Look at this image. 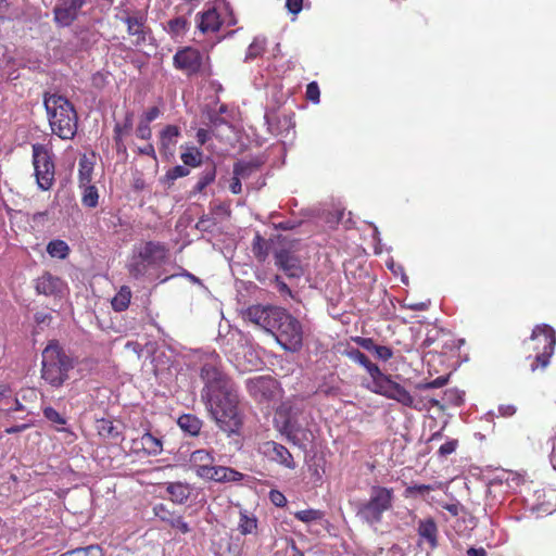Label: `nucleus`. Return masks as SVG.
I'll return each mask as SVG.
<instances>
[{
    "label": "nucleus",
    "mask_w": 556,
    "mask_h": 556,
    "mask_svg": "<svg viewBox=\"0 0 556 556\" xmlns=\"http://www.w3.org/2000/svg\"><path fill=\"white\" fill-rule=\"evenodd\" d=\"M204 387L202 400L217 427L227 434H237L243 426L244 415L240 407L238 388L224 372L215 350L207 354L201 368Z\"/></svg>",
    "instance_id": "f257e3e1"
},
{
    "label": "nucleus",
    "mask_w": 556,
    "mask_h": 556,
    "mask_svg": "<svg viewBox=\"0 0 556 556\" xmlns=\"http://www.w3.org/2000/svg\"><path fill=\"white\" fill-rule=\"evenodd\" d=\"M345 354L362 365L370 376V381L366 384L371 392L394 400L403 406L417 410H429L432 407L444 409L448 405L459 406L464 402V392L458 389L445 390L438 399L433 395H413L403 386L391 379L372 363L361 350H344Z\"/></svg>",
    "instance_id": "f03ea898"
},
{
    "label": "nucleus",
    "mask_w": 556,
    "mask_h": 556,
    "mask_svg": "<svg viewBox=\"0 0 556 556\" xmlns=\"http://www.w3.org/2000/svg\"><path fill=\"white\" fill-rule=\"evenodd\" d=\"M243 316L275 336L281 348H301L303 344L305 330L301 321L283 307L255 304L249 306Z\"/></svg>",
    "instance_id": "7ed1b4c3"
},
{
    "label": "nucleus",
    "mask_w": 556,
    "mask_h": 556,
    "mask_svg": "<svg viewBox=\"0 0 556 556\" xmlns=\"http://www.w3.org/2000/svg\"><path fill=\"white\" fill-rule=\"evenodd\" d=\"M49 125L54 135L63 140L75 137L78 127V115L72 102L63 96L45 97Z\"/></svg>",
    "instance_id": "20e7f679"
},
{
    "label": "nucleus",
    "mask_w": 556,
    "mask_h": 556,
    "mask_svg": "<svg viewBox=\"0 0 556 556\" xmlns=\"http://www.w3.org/2000/svg\"><path fill=\"white\" fill-rule=\"evenodd\" d=\"M394 498L392 488L372 485L369 497L354 504L355 515L363 523L376 528L382 521L383 514L392 509Z\"/></svg>",
    "instance_id": "39448f33"
},
{
    "label": "nucleus",
    "mask_w": 556,
    "mask_h": 556,
    "mask_svg": "<svg viewBox=\"0 0 556 556\" xmlns=\"http://www.w3.org/2000/svg\"><path fill=\"white\" fill-rule=\"evenodd\" d=\"M173 66L189 78H207L213 74L208 53L191 46L179 48L176 51L173 56Z\"/></svg>",
    "instance_id": "423d86ee"
},
{
    "label": "nucleus",
    "mask_w": 556,
    "mask_h": 556,
    "mask_svg": "<svg viewBox=\"0 0 556 556\" xmlns=\"http://www.w3.org/2000/svg\"><path fill=\"white\" fill-rule=\"evenodd\" d=\"M72 368L73 358L65 350H42V378L51 386H61Z\"/></svg>",
    "instance_id": "0eeeda50"
},
{
    "label": "nucleus",
    "mask_w": 556,
    "mask_h": 556,
    "mask_svg": "<svg viewBox=\"0 0 556 556\" xmlns=\"http://www.w3.org/2000/svg\"><path fill=\"white\" fill-rule=\"evenodd\" d=\"M31 150V163L37 187L42 191H48L53 187L55 181L53 154L42 143H34Z\"/></svg>",
    "instance_id": "6e6552de"
},
{
    "label": "nucleus",
    "mask_w": 556,
    "mask_h": 556,
    "mask_svg": "<svg viewBox=\"0 0 556 556\" xmlns=\"http://www.w3.org/2000/svg\"><path fill=\"white\" fill-rule=\"evenodd\" d=\"M249 394L258 403H275L281 397V388L270 376H258L247 380Z\"/></svg>",
    "instance_id": "1a4fd4ad"
},
{
    "label": "nucleus",
    "mask_w": 556,
    "mask_h": 556,
    "mask_svg": "<svg viewBox=\"0 0 556 556\" xmlns=\"http://www.w3.org/2000/svg\"><path fill=\"white\" fill-rule=\"evenodd\" d=\"M126 15L122 21L126 24L127 34L132 38L131 42L136 47L146 45L151 28L147 24V15L141 11L132 13L125 12Z\"/></svg>",
    "instance_id": "9d476101"
},
{
    "label": "nucleus",
    "mask_w": 556,
    "mask_h": 556,
    "mask_svg": "<svg viewBox=\"0 0 556 556\" xmlns=\"http://www.w3.org/2000/svg\"><path fill=\"white\" fill-rule=\"evenodd\" d=\"M138 258H141L150 267H160L166 263L169 254L167 245L160 241H144L135 248Z\"/></svg>",
    "instance_id": "9b49d317"
},
{
    "label": "nucleus",
    "mask_w": 556,
    "mask_h": 556,
    "mask_svg": "<svg viewBox=\"0 0 556 556\" xmlns=\"http://www.w3.org/2000/svg\"><path fill=\"white\" fill-rule=\"evenodd\" d=\"M277 430L286 435L287 440L295 445L301 442L300 434L303 433V427L295 416L287 413L283 408L277 410V416L274 419Z\"/></svg>",
    "instance_id": "f8f14e48"
},
{
    "label": "nucleus",
    "mask_w": 556,
    "mask_h": 556,
    "mask_svg": "<svg viewBox=\"0 0 556 556\" xmlns=\"http://www.w3.org/2000/svg\"><path fill=\"white\" fill-rule=\"evenodd\" d=\"M275 265L289 278H300L304 274L300 257L289 248H281L274 254Z\"/></svg>",
    "instance_id": "ddd939ff"
},
{
    "label": "nucleus",
    "mask_w": 556,
    "mask_h": 556,
    "mask_svg": "<svg viewBox=\"0 0 556 556\" xmlns=\"http://www.w3.org/2000/svg\"><path fill=\"white\" fill-rule=\"evenodd\" d=\"M85 3V0H59L53 9L55 23L61 26L72 25Z\"/></svg>",
    "instance_id": "4468645a"
},
{
    "label": "nucleus",
    "mask_w": 556,
    "mask_h": 556,
    "mask_svg": "<svg viewBox=\"0 0 556 556\" xmlns=\"http://www.w3.org/2000/svg\"><path fill=\"white\" fill-rule=\"evenodd\" d=\"M260 451L269 460L282 465L286 468L294 469L296 466L295 462L293 460V456L289 452V450L282 444H279L275 441L264 442L260 446Z\"/></svg>",
    "instance_id": "2eb2a0df"
},
{
    "label": "nucleus",
    "mask_w": 556,
    "mask_h": 556,
    "mask_svg": "<svg viewBox=\"0 0 556 556\" xmlns=\"http://www.w3.org/2000/svg\"><path fill=\"white\" fill-rule=\"evenodd\" d=\"M230 362L240 371H253L261 369L264 365L260 350H239L233 356H228Z\"/></svg>",
    "instance_id": "dca6fc26"
},
{
    "label": "nucleus",
    "mask_w": 556,
    "mask_h": 556,
    "mask_svg": "<svg viewBox=\"0 0 556 556\" xmlns=\"http://www.w3.org/2000/svg\"><path fill=\"white\" fill-rule=\"evenodd\" d=\"M180 128L176 125H166L160 131L159 150L165 160H169L175 155V148L180 137Z\"/></svg>",
    "instance_id": "f3484780"
},
{
    "label": "nucleus",
    "mask_w": 556,
    "mask_h": 556,
    "mask_svg": "<svg viewBox=\"0 0 556 556\" xmlns=\"http://www.w3.org/2000/svg\"><path fill=\"white\" fill-rule=\"evenodd\" d=\"M214 460L215 458L211 452L197 450L190 455V468L199 478L204 479L210 473V470H212V467L215 466Z\"/></svg>",
    "instance_id": "a211bd4d"
},
{
    "label": "nucleus",
    "mask_w": 556,
    "mask_h": 556,
    "mask_svg": "<svg viewBox=\"0 0 556 556\" xmlns=\"http://www.w3.org/2000/svg\"><path fill=\"white\" fill-rule=\"evenodd\" d=\"M223 21L217 10L212 7L197 15V27L202 34H213L220 29Z\"/></svg>",
    "instance_id": "6ab92c4d"
},
{
    "label": "nucleus",
    "mask_w": 556,
    "mask_h": 556,
    "mask_svg": "<svg viewBox=\"0 0 556 556\" xmlns=\"http://www.w3.org/2000/svg\"><path fill=\"white\" fill-rule=\"evenodd\" d=\"M244 475L238 470L226 466H214L204 480L214 481L217 483H239L243 480Z\"/></svg>",
    "instance_id": "aec40b11"
},
{
    "label": "nucleus",
    "mask_w": 556,
    "mask_h": 556,
    "mask_svg": "<svg viewBox=\"0 0 556 556\" xmlns=\"http://www.w3.org/2000/svg\"><path fill=\"white\" fill-rule=\"evenodd\" d=\"M153 513L155 517L162 521L168 523L172 528L178 529L181 533L186 534L190 532L189 525L182 519L181 516H174L166 505L160 503L154 505Z\"/></svg>",
    "instance_id": "412c9836"
},
{
    "label": "nucleus",
    "mask_w": 556,
    "mask_h": 556,
    "mask_svg": "<svg viewBox=\"0 0 556 556\" xmlns=\"http://www.w3.org/2000/svg\"><path fill=\"white\" fill-rule=\"evenodd\" d=\"M35 287L39 294L56 295L62 292L64 283L59 277L45 273L37 278Z\"/></svg>",
    "instance_id": "4be33fe9"
},
{
    "label": "nucleus",
    "mask_w": 556,
    "mask_h": 556,
    "mask_svg": "<svg viewBox=\"0 0 556 556\" xmlns=\"http://www.w3.org/2000/svg\"><path fill=\"white\" fill-rule=\"evenodd\" d=\"M417 533L420 540L429 544L431 549H434L438 546L439 530L433 518L428 517L425 519H419L417 525Z\"/></svg>",
    "instance_id": "5701e85b"
},
{
    "label": "nucleus",
    "mask_w": 556,
    "mask_h": 556,
    "mask_svg": "<svg viewBox=\"0 0 556 556\" xmlns=\"http://www.w3.org/2000/svg\"><path fill=\"white\" fill-rule=\"evenodd\" d=\"M134 444L138 447L140 446L148 456H157L163 451V442L161 438H157L150 432H146L140 438L134 440Z\"/></svg>",
    "instance_id": "b1692460"
},
{
    "label": "nucleus",
    "mask_w": 556,
    "mask_h": 556,
    "mask_svg": "<svg viewBox=\"0 0 556 556\" xmlns=\"http://www.w3.org/2000/svg\"><path fill=\"white\" fill-rule=\"evenodd\" d=\"M216 174V165L214 163L206 164L199 174L198 181L190 191V195L204 193L205 189L215 181Z\"/></svg>",
    "instance_id": "393cba45"
},
{
    "label": "nucleus",
    "mask_w": 556,
    "mask_h": 556,
    "mask_svg": "<svg viewBox=\"0 0 556 556\" xmlns=\"http://www.w3.org/2000/svg\"><path fill=\"white\" fill-rule=\"evenodd\" d=\"M166 491L175 504H184L190 496V485L184 482H168Z\"/></svg>",
    "instance_id": "a878e982"
},
{
    "label": "nucleus",
    "mask_w": 556,
    "mask_h": 556,
    "mask_svg": "<svg viewBox=\"0 0 556 556\" xmlns=\"http://www.w3.org/2000/svg\"><path fill=\"white\" fill-rule=\"evenodd\" d=\"M433 344L441 348H451L450 333L437 327L429 329L422 342V348H430Z\"/></svg>",
    "instance_id": "bb28decb"
},
{
    "label": "nucleus",
    "mask_w": 556,
    "mask_h": 556,
    "mask_svg": "<svg viewBox=\"0 0 556 556\" xmlns=\"http://www.w3.org/2000/svg\"><path fill=\"white\" fill-rule=\"evenodd\" d=\"M177 424L184 432L190 435H198L202 428V421L197 416L191 414H185L180 416L177 420Z\"/></svg>",
    "instance_id": "cd10ccee"
},
{
    "label": "nucleus",
    "mask_w": 556,
    "mask_h": 556,
    "mask_svg": "<svg viewBox=\"0 0 556 556\" xmlns=\"http://www.w3.org/2000/svg\"><path fill=\"white\" fill-rule=\"evenodd\" d=\"M97 429L101 437L106 439L122 438L121 425H115L112 420L102 418L97 422Z\"/></svg>",
    "instance_id": "c85d7f7f"
},
{
    "label": "nucleus",
    "mask_w": 556,
    "mask_h": 556,
    "mask_svg": "<svg viewBox=\"0 0 556 556\" xmlns=\"http://www.w3.org/2000/svg\"><path fill=\"white\" fill-rule=\"evenodd\" d=\"M189 29V21L185 16H177L167 22L165 30L172 38L182 37Z\"/></svg>",
    "instance_id": "c756f323"
},
{
    "label": "nucleus",
    "mask_w": 556,
    "mask_h": 556,
    "mask_svg": "<svg viewBox=\"0 0 556 556\" xmlns=\"http://www.w3.org/2000/svg\"><path fill=\"white\" fill-rule=\"evenodd\" d=\"M252 253L260 263L265 262L269 254L268 242L258 232L252 242Z\"/></svg>",
    "instance_id": "7c9ffc66"
},
{
    "label": "nucleus",
    "mask_w": 556,
    "mask_h": 556,
    "mask_svg": "<svg viewBox=\"0 0 556 556\" xmlns=\"http://www.w3.org/2000/svg\"><path fill=\"white\" fill-rule=\"evenodd\" d=\"M131 299V290L127 286H123L116 295L112 299V307L116 312L125 311L130 303Z\"/></svg>",
    "instance_id": "2f4dec72"
},
{
    "label": "nucleus",
    "mask_w": 556,
    "mask_h": 556,
    "mask_svg": "<svg viewBox=\"0 0 556 556\" xmlns=\"http://www.w3.org/2000/svg\"><path fill=\"white\" fill-rule=\"evenodd\" d=\"M47 252L51 257L64 260L68 256L71 250L64 240L55 239L48 243Z\"/></svg>",
    "instance_id": "473e14b6"
},
{
    "label": "nucleus",
    "mask_w": 556,
    "mask_h": 556,
    "mask_svg": "<svg viewBox=\"0 0 556 556\" xmlns=\"http://www.w3.org/2000/svg\"><path fill=\"white\" fill-rule=\"evenodd\" d=\"M238 529L243 535L253 534L257 529V519L247 510H242L240 511Z\"/></svg>",
    "instance_id": "72a5a7b5"
},
{
    "label": "nucleus",
    "mask_w": 556,
    "mask_h": 556,
    "mask_svg": "<svg viewBox=\"0 0 556 556\" xmlns=\"http://www.w3.org/2000/svg\"><path fill=\"white\" fill-rule=\"evenodd\" d=\"M203 153L199 148L188 147L185 152L181 153L180 159L186 166L198 167L202 163Z\"/></svg>",
    "instance_id": "f704fd0d"
},
{
    "label": "nucleus",
    "mask_w": 556,
    "mask_h": 556,
    "mask_svg": "<svg viewBox=\"0 0 556 556\" xmlns=\"http://www.w3.org/2000/svg\"><path fill=\"white\" fill-rule=\"evenodd\" d=\"M78 166L79 186L90 185L92 180L93 165L84 157L79 160Z\"/></svg>",
    "instance_id": "c9c22d12"
},
{
    "label": "nucleus",
    "mask_w": 556,
    "mask_h": 556,
    "mask_svg": "<svg viewBox=\"0 0 556 556\" xmlns=\"http://www.w3.org/2000/svg\"><path fill=\"white\" fill-rule=\"evenodd\" d=\"M552 352L553 350H551V352L544 351L543 353L538 354L534 357L528 356L527 361L529 362V367L531 371H535L536 369H545L551 362V357L553 354Z\"/></svg>",
    "instance_id": "e433bc0d"
},
{
    "label": "nucleus",
    "mask_w": 556,
    "mask_h": 556,
    "mask_svg": "<svg viewBox=\"0 0 556 556\" xmlns=\"http://www.w3.org/2000/svg\"><path fill=\"white\" fill-rule=\"evenodd\" d=\"M148 267L150 266L141 258H138V254L135 252V255L128 265V273L131 277L138 279L147 274Z\"/></svg>",
    "instance_id": "4c0bfd02"
},
{
    "label": "nucleus",
    "mask_w": 556,
    "mask_h": 556,
    "mask_svg": "<svg viewBox=\"0 0 556 556\" xmlns=\"http://www.w3.org/2000/svg\"><path fill=\"white\" fill-rule=\"evenodd\" d=\"M257 168L258 164L254 162L239 161L233 165V175L240 177L241 179H247L252 175V173L257 170Z\"/></svg>",
    "instance_id": "58836bf2"
},
{
    "label": "nucleus",
    "mask_w": 556,
    "mask_h": 556,
    "mask_svg": "<svg viewBox=\"0 0 556 556\" xmlns=\"http://www.w3.org/2000/svg\"><path fill=\"white\" fill-rule=\"evenodd\" d=\"M294 517L305 523H311L323 519L324 513L318 509H304L294 513Z\"/></svg>",
    "instance_id": "ea45409f"
},
{
    "label": "nucleus",
    "mask_w": 556,
    "mask_h": 556,
    "mask_svg": "<svg viewBox=\"0 0 556 556\" xmlns=\"http://www.w3.org/2000/svg\"><path fill=\"white\" fill-rule=\"evenodd\" d=\"M85 188L81 202L87 207H96L98 205V190L94 186L87 185L83 186Z\"/></svg>",
    "instance_id": "a19ab883"
},
{
    "label": "nucleus",
    "mask_w": 556,
    "mask_h": 556,
    "mask_svg": "<svg viewBox=\"0 0 556 556\" xmlns=\"http://www.w3.org/2000/svg\"><path fill=\"white\" fill-rule=\"evenodd\" d=\"M60 556H101V549L97 545H89L68 551Z\"/></svg>",
    "instance_id": "79ce46f5"
},
{
    "label": "nucleus",
    "mask_w": 556,
    "mask_h": 556,
    "mask_svg": "<svg viewBox=\"0 0 556 556\" xmlns=\"http://www.w3.org/2000/svg\"><path fill=\"white\" fill-rule=\"evenodd\" d=\"M134 125V113L127 112L122 124L117 123L114 126V134L127 136L132 129Z\"/></svg>",
    "instance_id": "37998d69"
},
{
    "label": "nucleus",
    "mask_w": 556,
    "mask_h": 556,
    "mask_svg": "<svg viewBox=\"0 0 556 556\" xmlns=\"http://www.w3.org/2000/svg\"><path fill=\"white\" fill-rule=\"evenodd\" d=\"M190 174L189 168L186 165H176L168 169L165 174V179L173 182L174 180L186 177Z\"/></svg>",
    "instance_id": "c03bdc74"
},
{
    "label": "nucleus",
    "mask_w": 556,
    "mask_h": 556,
    "mask_svg": "<svg viewBox=\"0 0 556 556\" xmlns=\"http://www.w3.org/2000/svg\"><path fill=\"white\" fill-rule=\"evenodd\" d=\"M447 383V377H438L437 379L430 382H420L416 384V389L419 391H427L430 389H439L444 387Z\"/></svg>",
    "instance_id": "a18cd8bd"
},
{
    "label": "nucleus",
    "mask_w": 556,
    "mask_h": 556,
    "mask_svg": "<svg viewBox=\"0 0 556 556\" xmlns=\"http://www.w3.org/2000/svg\"><path fill=\"white\" fill-rule=\"evenodd\" d=\"M305 97L313 103H318L320 101V90L316 81H312L306 86Z\"/></svg>",
    "instance_id": "49530a36"
},
{
    "label": "nucleus",
    "mask_w": 556,
    "mask_h": 556,
    "mask_svg": "<svg viewBox=\"0 0 556 556\" xmlns=\"http://www.w3.org/2000/svg\"><path fill=\"white\" fill-rule=\"evenodd\" d=\"M43 416L51 422L56 425H65L66 419L56 412L53 407H45L43 408Z\"/></svg>",
    "instance_id": "de8ad7c7"
},
{
    "label": "nucleus",
    "mask_w": 556,
    "mask_h": 556,
    "mask_svg": "<svg viewBox=\"0 0 556 556\" xmlns=\"http://www.w3.org/2000/svg\"><path fill=\"white\" fill-rule=\"evenodd\" d=\"M136 136L139 139H142V140L151 139V137H152V129L150 127V124L140 119V122H139L137 128H136Z\"/></svg>",
    "instance_id": "09e8293b"
},
{
    "label": "nucleus",
    "mask_w": 556,
    "mask_h": 556,
    "mask_svg": "<svg viewBox=\"0 0 556 556\" xmlns=\"http://www.w3.org/2000/svg\"><path fill=\"white\" fill-rule=\"evenodd\" d=\"M274 283H275L278 292L280 293V295L294 298L292 290L289 288V286L283 281V279L280 276H278V275L275 276Z\"/></svg>",
    "instance_id": "8fccbe9b"
},
{
    "label": "nucleus",
    "mask_w": 556,
    "mask_h": 556,
    "mask_svg": "<svg viewBox=\"0 0 556 556\" xmlns=\"http://www.w3.org/2000/svg\"><path fill=\"white\" fill-rule=\"evenodd\" d=\"M457 445V440H450L440 446L438 453L441 457H447L456 451Z\"/></svg>",
    "instance_id": "3c124183"
},
{
    "label": "nucleus",
    "mask_w": 556,
    "mask_h": 556,
    "mask_svg": "<svg viewBox=\"0 0 556 556\" xmlns=\"http://www.w3.org/2000/svg\"><path fill=\"white\" fill-rule=\"evenodd\" d=\"M269 500L276 507H285L287 505L286 496L278 490L269 492Z\"/></svg>",
    "instance_id": "603ef678"
},
{
    "label": "nucleus",
    "mask_w": 556,
    "mask_h": 556,
    "mask_svg": "<svg viewBox=\"0 0 556 556\" xmlns=\"http://www.w3.org/2000/svg\"><path fill=\"white\" fill-rule=\"evenodd\" d=\"M440 484H437V485H431V484H415L413 486H409L408 488V491L410 493H415V494H419V495H425L427 494L429 491H433L435 490L437 488H439Z\"/></svg>",
    "instance_id": "864d4df0"
},
{
    "label": "nucleus",
    "mask_w": 556,
    "mask_h": 556,
    "mask_svg": "<svg viewBox=\"0 0 556 556\" xmlns=\"http://www.w3.org/2000/svg\"><path fill=\"white\" fill-rule=\"evenodd\" d=\"M286 8L291 14L298 15L303 9V0H286Z\"/></svg>",
    "instance_id": "5fc2aeb1"
},
{
    "label": "nucleus",
    "mask_w": 556,
    "mask_h": 556,
    "mask_svg": "<svg viewBox=\"0 0 556 556\" xmlns=\"http://www.w3.org/2000/svg\"><path fill=\"white\" fill-rule=\"evenodd\" d=\"M263 51H264V48L254 41L249 46L245 59H251V60L255 59L258 55H261L263 53Z\"/></svg>",
    "instance_id": "6e6d98bb"
},
{
    "label": "nucleus",
    "mask_w": 556,
    "mask_h": 556,
    "mask_svg": "<svg viewBox=\"0 0 556 556\" xmlns=\"http://www.w3.org/2000/svg\"><path fill=\"white\" fill-rule=\"evenodd\" d=\"M159 115H160V109L157 106H152L147 112H144V114L142 115V117L140 119L150 124L154 119H156L159 117Z\"/></svg>",
    "instance_id": "4d7b16f0"
},
{
    "label": "nucleus",
    "mask_w": 556,
    "mask_h": 556,
    "mask_svg": "<svg viewBox=\"0 0 556 556\" xmlns=\"http://www.w3.org/2000/svg\"><path fill=\"white\" fill-rule=\"evenodd\" d=\"M12 395V389L8 383L0 384V403L4 402V404H9V400Z\"/></svg>",
    "instance_id": "13d9d810"
},
{
    "label": "nucleus",
    "mask_w": 556,
    "mask_h": 556,
    "mask_svg": "<svg viewBox=\"0 0 556 556\" xmlns=\"http://www.w3.org/2000/svg\"><path fill=\"white\" fill-rule=\"evenodd\" d=\"M229 189L233 194H239L242 191L241 178L233 175Z\"/></svg>",
    "instance_id": "bf43d9fd"
},
{
    "label": "nucleus",
    "mask_w": 556,
    "mask_h": 556,
    "mask_svg": "<svg viewBox=\"0 0 556 556\" xmlns=\"http://www.w3.org/2000/svg\"><path fill=\"white\" fill-rule=\"evenodd\" d=\"M138 153L142 154V155L151 156L154 160L156 159L155 149H154V146L152 143H148L144 147L139 148L138 149Z\"/></svg>",
    "instance_id": "052dcab7"
},
{
    "label": "nucleus",
    "mask_w": 556,
    "mask_h": 556,
    "mask_svg": "<svg viewBox=\"0 0 556 556\" xmlns=\"http://www.w3.org/2000/svg\"><path fill=\"white\" fill-rule=\"evenodd\" d=\"M498 413L503 417H510L516 413V407L514 405H500Z\"/></svg>",
    "instance_id": "680f3d73"
},
{
    "label": "nucleus",
    "mask_w": 556,
    "mask_h": 556,
    "mask_svg": "<svg viewBox=\"0 0 556 556\" xmlns=\"http://www.w3.org/2000/svg\"><path fill=\"white\" fill-rule=\"evenodd\" d=\"M29 424H23V425H15V426H12V427H9L4 430L5 433L8 434H14V433H20V432H23L25 431L26 429L29 428Z\"/></svg>",
    "instance_id": "e2e57ef3"
},
{
    "label": "nucleus",
    "mask_w": 556,
    "mask_h": 556,
    "mask_svg": "<svg viewBox=\"0 0 556 556\" xmlns=\"http://www.w3.org/2000/svg\"><path fill=\"white\" fill-rule=\"evenodd\" d=\"M4 410L7 413L23 412V410H25V406L17 399H13L12 400V405L7 407V408H4Z\"/></svg>",
    "instance_id": "0e129e2a"
},
{
    "label": "nucleus",
    "mask_w": 556,
    "mask_h": 556,
    "mask_svg": "<svg viewBox=\"0 0 556 556\" xmlns=\"http://www.w3.org/2000/svg\"><path fill=\"white\" fill-rule=\"evenodd\" d=\"M113 138H114V141H115L116 151L117 152H125L126 151V146H125L124 140H123L124 136L118 135V134H114Z\"/></svg>",
    "instance_id": "69168bd1"
},
{
    "label": "nucleus",
    "mask_w": 556,
    "mask_h": 556,
    "mask_svg": "<svg viewBox=\"0 0 556 556\" xmlns=\"http://www.w3.org/2000/svg\"><path fill=\"white\" fill-rule=\"evenodd\" d=\"M197 139L200 144H204L208 139V131L206 129L200 128L197 131Z\"/></svg>",
    "instance_id": "338daca9"
},
{
    "label": "nucleus",
    "mask_w": 556,
    "mask_h": 556,
    "mask_svg": "<svg viewBox=\"0 0 556 556\" xmlns=\"http://www.w3.org/2000/svg\"><path fill=\"white\" fill-rule=\"evenodd\" d=\"M467 555L468 556H486V552L483 547H479V548L470 547L467 551Z\"/></svg>",
    "instance_id": "774afa93"
}]
</instances>
